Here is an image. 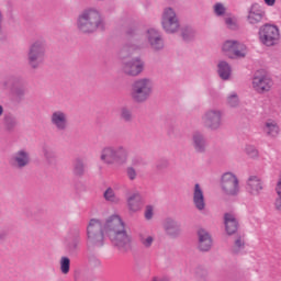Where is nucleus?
<instances>
[{"label":"nucleus","instance_id":"43","mask_svg":"<svg viewBox=\"0 0 281 281\" xmlns=\"http://www.w3.org/2000/svg\"><path fill=\"white\" fill-rule=\"evenodd\" d=\"M88 260H89L90 265H92L93 267H100V265H101L100 259H98V257H95V255L89 256Z\"/></svg>","mask_w":281,"mask_h":281},{"label":"nucleus","instance_id":"12","mask_svg":"<svg viewBox=\"0 0 281 281\" xmlns=\"http://www.w3.org/2000/svg\"><path fill=\"white\" fill-rule=\"evenodd\" d=\"M146 61L142 57L136 56L122 61L121 71L130 78H137L144 74Z\"/></svg>","mask_w":281,"mask_h":281},{"label":"nucleus","instance_id":"32","mask_svg":"<svg viewBox=\"0 0 281 281\" xmlns=\"http://www.w3.org/2000/svg\"><path fill=\"white\" fill-rule=\"evenodd\" d=\"M212 10L214 16H216L217 19H224L231 13L227 5L223 2H215L212 7Z\"/></svg>","mask_w":281,"mask_h":281},{"label":"nucleus","instance_id":"13","mask_svg":"<svg viewBox=\"0 0 281 281\" xmlns=\"http://www.w3.org/2000/svg\"><path fill=\"white\" fill-rule=\"evenodd\" d=\"M252 88L257 93H269L273 89V79L266 70H257L252 78Z\"/></svg>","mask_w":281,"mask_h":281},{"label":"nucleus","instance_id":"47","mask_svg":"<svg viewBox=\"0 0 281 281\" xmlns=\"http://www.w3.org/2000/svg\"><path fill=\"white\" fill-rule=\"evenodd\" d=\"M151 281H168V279L161 277H154Z\"/></svg>","mask_w":281,"mask_h":281},{"label":"nucleus","instance_id":"4","mask_svg":"<svg viewBox=\"0 0 281 281\" xmlns=\"http://www.w3.org/2000/svg\"><path fill=\"white\" fill-rule=\"evenodd\" d=\"M155 91V81L148 77H142L132 82L130 95L133 102L144 104L148 102Z\"/></svg>","mask_w":281,"mask_h":281},{"label":"nucleus","instance_id":"28","mask_svg":"<svg viewBox=\"0 0 281 281\" xmlns=\"http://www.w3.org/2000/svg\"><path fill=\"white\" fill-rule=\"evenodd\" d=\"M217 75L221 80H229L232 78V66L225 60L217 63Z\"/></svg>","mask_w":281,"mask_h":281},{"label":"nucleus","instance_id":"37","mask_svg":"<svg viewBox=\"0 0 281 281\" xmlns=\"http://www.w3.org/2000/svg\"><path fill=\"white\" fill-rule=\"evenodd\" d=\"M103 198L109 203H120V198L115 194V190H113L111 187L103 192Z\"/></svg>","mask_w":281,"mask_h":281},{"label":"nucleus","instance_id":"6","mask_svg":"<svg viewBox=\"0 0 281 281\" xmlns=\"http://www.w3.org/2000/svg\"><path fill=\"white\" fill-rule=\"evenodd\" d=\"M47 52V42L40 37L31 43L26 54V60L31 69H38L45 63V54Z\"/></svg>","mask_w":281,"mask_h":281},{"label":"nucleus","instance_id":"1","mask_svg":"<svg viewBox=\"0 0 281 281\" xmlns=\"http://www.w3.org/2000/svg\"><path fill=\"white\" fill-rule=\"evenodd\" d=\"M87 247H104L106 238L119 251L133 249V237L126 232V225L120 215H111L104 222L91 218L87 225Z\"/></svg>","mask_w":281,"mask_h":281},{"label":"nucleus","instance_id":"36","mask_svg":"<svg viewBox=\"0 0 281 281\" xmlns=\"http://www.w3.org/2000/svg\"><path fill=\"white\" fill-rule=\"evenodd\" d=\"M233 254H241L245 251V236H238L232 247Z\"/></svg>","mask_w":281,"mask_h":281},{"label":"nucleus","instance_id":"11","mask_svg":"<svg viewBox=\"0 0 281 281\" xmlns=\"http://www.w3.org/2000/svg\"><path fill=\"white\" fill-rule=\"evenodd\" d=\"M281 34L280 27L274 24H263L259 29V41L266 47H273V45H278L280 43Z\"/></svg>","mask_w":281,"mask_h":281},{"label":"nucleus","instance_id":"25","mask_svg":"<svg viewBox=\"0 0 281 281\" xmlns=\"http://www.w3.org/2000/svg\"><path fill=\"white\" fill-rule=\"evenodd\" d=\"M224 225L228 236H232L233 234H236V232H238V221L231 213H226L224 215Z\"/></svg>","mask_w":281,"mask_h":281},{"label":"nucleus","instance_id":"17","mask_svg":"<svg viewBox=\"0 0 281 281\" xmlns=\"http://www.w3.org/2000/svg\"><path fill=\"white\" fill-rule=\"evenodd\" d=\"M165 234L170 238H179L181 235V224L172 217H167L162 224Z\"/></svg>","mask_w":281,"mask_h":281},{"label":"nucleus","instance_id":"42","mask_svg":"<svg viewBox=\"0 0 281 281\" xmlns=\"http://www.w3.org/2000/svg\"><path fill=\"white\" fill-rule=\"evenodd\" d=\"M259 153L255 146H248V159H258Z\"/></svg>","mask_w":281,"mask_h":281},{"label":"nucleus","instance_id":"27","mask_svg":"<svg viewBox=\"0 0 281 281\" xmlns=\"http://www.w3.org/2000/svg\"><path fill=\"white\" fill-rule=\"evenodd\" d=\"M87 172V162L82 157H76L72 161V175L75 177H85Z\"/></svg>","mask_w":281,"mask_h":281},{"label":"nucleus","instance_id":"38","mask_svg":"<svg viewBox=\"0 0 281 281\" xmlns=\"http://www.w3.org/2000/svg\"><path fill=\"white\" fill-rule=\"evenodd\" d=\"M60 271L64 276H67V273H69L70 269H71V259H69V257H61L60 261Z\"/></svg>","mask_w":281,"mask_h":281},{"label":"nucleus","instance_id":"5","mask_svg":"<svg viewBox=\"0 0 281 281\" xmlns=\"http://www.w3.org/2000/svg\"><path fill=\"white\" fill-rule=\"evenodd\" d=\"M99 159L105 166H124L128 160V149L123 145H108L101 149Z\"/></svg>","mask_w":281,"mask_h":281},{"label":"nucleus","instance_id":"8","mask_svg":"<svg viewBox=\"0 0 281 281\" xmlns=\"http://www.w3.org/2000/svg\"><path fill=\"white\" fill-rule=\"evenodd\" d=\"M223 117L225 112L220 108H209L201 116L202 126L206 131H221L223 128Z\"/></svg>","mask_w":281,"mask_h":281},{"label":"nucleus","instance_id":"49","mask_svg":"<svg viewBox=\"0 0 281 281\" xmlns=\"http://www.w3.org/2000/svg\"><path fill=\"white\" fill-rule=\"evenodd\" d=\"M3 115V105H0V117Z\"/></svg>","mask_w":281,"mask_h":281},{"label":"nucleus","instance_id":"46","mask_svg":"<svg viewBox=\"0 0 281 281\" xmlns=\"http://www.w3.org/2000/svg\"><path fill=\"white\" fill-rule=\"evenodd\" d=\"M266 5L273 7L276 5V0H263Z\"/></svg>","mask_w":281,"mask_h":281},{"label":"nucleus","instance_id":"35","mask_svg":"<svg viewBox=\"0 0 281 281\" xmlns=\"http://www.w3.org/2000/svg\"><path fill=\"white\" fill-rule=\"evenodd\" d=\"M18 125L19 121L16 120V116L7 115L4 117V128L9 133H12V131H14V128H16Z\"/></svg>","mask_w":281,"mask_h":281},{"label":"nucleus","instance_id":"22","mask_svg":"<svg viewBox=\"0 0 281 281\" xmlns=\"http://www.w3.org/2000/svg\"><path fill=\"white\" fill-rule=\"evenodd\" d=\"M2 87L3 89H10L12 95H15V98H23L25 95V88L19 85V81L14 78L3 81Z\"/></svg>","mask_w":281,"mask_h":281},{"label":"nucleus","instance_id":"23","mask_svg":"<svg viewBox=\"0 0 281 281\" xmlns=\"http://www.w3.org/2000/svg\"><path fill=\"white\" fill-rule=\"evenodd\" d=\"M138 243L144 249H150L155 245V235L150 234L149 231L142 229L137 234Z\"/></svg>","mask_w":281,"mask_h":281},{"label":"nucleus","instance_id":"41","mask_svg":"<svg viewBox=\"0 0 281 281\" xmlns=\"http://www.w3.org/2000/svg\"><path fill=\"white\" fill-rule=\"evenodd\" d=\"M126 176L130 181H135V179H137V170H135L133 167H127Z\"/></svg>","mask_w":281,"mask_h":281},{"label":"nucleus","instance_id":"20","mask_svg":"<svg viewBox=\"0 0 281 281\" xmlns=\"http://www.w3.org/2000/svg\"><path fill=\"white\" fill-rule=\"evenodd\" d=\"M198 249L200 251H210L212 249V235L205 228L198 229Z\"/></svg>","mask_w":281,"mask_h":281},{"label":"nucleus","instance_id":"15","mask_svg":"<svg viewBox=\"0 0 281 281\" xmlns=\"http://www.w3.org/2000/svg\"><path fill=\"white\" fill-rule=\"evenodd\" d=\"M68 237L69 238L65 240L66 251H68V254H76L82 243V229L78 226L72 227L68 233Z\"/></svg>","mask_w":281,"mask_h":281},{"label":"nucleus","instance_id":"26","mask_svg":"<svg viewBox=\"0 0 281 281\" xmlns=\"http://www.w3.org/2000/svg\"><path fill=\"white\" fill-rule=\"evenodd\" d=\"M247 190L249 194H260L262 190V180H260V178L257 176H250L247 182Z\"/></svg>","mask_w":281,"mask_h":281},{"label":"nucleus","instance_id":"39","mask_svg":"<svg viewBox=\"0 0 281 281\" xmlns=\"http://www.w3.org/2000/svg\"><path fill=\"white\" fill-rule=\"evenodd\" d=\"M155 216V206L154 205H146L144 211V217L146 221H153V217Z\"/></svg>","mask_w":281,"mask_h":281},{"label":"nucleus","instance_id":"48","mask_svg":"<svg viewBox=\"0 0 281 281\" xmlns=\"http://www.w3.org/2000/svg\"><path fill=\"white\" fill-rule=\"evenodd\" d=\"M201 278L205 280L207 278V271L204 270L201 274Z\"/></svg>","mask_w":281,"mask_h":281},{"label":"nucleus","instance_id":"18","mask_svg":"<svg viewBox=\"0 0 281 281\" xmlns=\"http://www.w3.org/2000/svg\"><path fill=\"white\" fill-rule=\"evenodd\" d=\"M191 142L195 153L203 154L207 150V139L205 138L204 133H201L200 131L193 132Z\"/></svg>","mask_w":281,"mask_h":281},{"label":"nucleus","instance_id":"2","mask_svg":"<svg viewBox=\"0 0 281 281\" xmlns=\"http://www.w3.org/2000/svg\"><path fill=\"white\" fill-rule=\"evenodd\" d=\"M144 37L139 36L136 42H130L123 46L120 52L121 58H131L133 54H137V52H142V49H146V47H150L153 52H164L166 47V42L164 41V35L159 30L155 27H149L144 32Z\"/></svg>","mask_w":281,"mask_h":281},{"label":"nucleus","instance_id":"3","mask_svg":"<svg viewBox=\"0 0 281 281\" xmlns=\"http://www.w3.org/2000/svg\"><path fill=\"white\" fill-rule=\"evenodd\" d=\"M76 25L81 34H95V32L106 30V21H104L102 11L95 7L83 9L77 16Z\"/></svg>","mask_w":281,"mask_h":281},{"label":"nucleus","instance_id":"14","mask_svg":"<svg viewBox=\"0 0 281 281\" xmlns=\"http://www.w3.org/2000/svg\"><path fill=\"white\" fill-rule=\"evenodd\" d=\"M32 164V156L25 148L19 149L9 158V165L15 170H25Z\"/></svg>","mask_w":281,"mask_h":281},{"label":"nucleus","instance_id":"45","mask_svg":"<svg viewBox=\"0 0 281 281\" xmlns=\"http://www.w3.org/2000/svg\"><path fill=\"white\" fill-rule=\"evenodd\" d=\"M274 209L277 210V212H281V196L278 195V198L274 201Z\"/></svg>","mask_w":281,"mask_h":281},{"label":"nucleus","instance_id":"10","mask_svg":"<svg viewBox=\"0 0 281 281\" xmlns=\"http://www.w3.org/2000/svg\"><path fill=\"white\" fill-rule=\"evenodd\" d=\"M222 52L231 60H240L247 56V45L238 40H227L222 44Z\"/></svg>","mask_w":281,"mask_h":281},{"label":"nucleus","instance_id":"50","mask_svg":"<svg viewBox=\"0 0 281 281\" xmlns=\"http://www.w3.org/2000/svg\"><path fill=\"white\" fill-rule=\"evenodd\" d=\"M165 166H168V162H165Z\"/></svg>","mask_w":281,"mask_h":281},{"label":"nucleus","instance_id":"16","mask_svg":"<svg viewBox=\"0 0 281 281\" xmlns=\"http://www.w3.org/2000/svg\"><path fill=\"white\" fill-rule=\"evenodd\" d=\"M49 122L59 133H65L69 128V114L63 110H55L49 115Z\"/></svg>","mask_w":281,"mask_h":281},{"label":"nucleus","instance_id":"7","mask_svg":"<svg viewBox=\"0 0 281 281\" xmlns=\"http://www.w3.org/2000/svg\"><path fill=\"white\" fill-rule=\"evenodd\" d=\"M160 27L165 34H178L181 32V19L177 9L166 7L160 14Z\"/></svg>","mask_w":281,"mask_h":281},{"label":"nucleus","instance_id":"21","mask_svg":"<svg viewBox=\"0 0 281 281\" xmlns=\"http://www.w3.org/2000/svg\"><path fill=\"white\" fill-rule=\"evenodd\" d=\"M193 205L199 212L205 210V194L203 193V188L201 184L195 183L193 188Z\"/></svg>","mask_w":281,"mask_h":281},{"label":"nucleus","instance_id":"19","mask_svg":"<svg viewBox=\"0 0 281 281\" xmlns=\"http://www.w3.org/2000/svg\"><path fill=\"white\" fill-rule=\"evenodd\" d=\"M126 203L128 212L135 214L136 212H139L142 207H144V198H142L140 192H134L127 196Z\"/></svg>","mask_w":281,"mask_h":281},{"label":"nucleus","instance_id":"29","mask_svg":"<svg viewBox=\"0 0 281 281\" xmlns=\"http://www.w3.org/2000/svg\"><path fill=\"white\" fill-rule=\"evenodd\" d=\"M265 19V12L258 4H254L248 13L249 23H260Z\"/></svg>","mask_w":281,"mask_h":281},{"label":"nucleus","instance_id":"44","mask_svg":"<svg viewBox=\"0 0 281 281\" xmlns=\"http://www.w3.org/2000/svg\"><path fill=\"white\" fill-rule=\"evenodd\" d=\"M3 21H4V15H3V10L0 8V36L3 34Z\"/></svg>","mask_w":281,"mask_h":281},{"label":"nucleus","instance_id":"31","mask_svg":"<svg viewBox=\"0 0 281 281\" xmlns=\"http://www.w3.org/2000/svg\"><path fill=\"white\" fill-rule=\"evenodd\" d=\"M263 132L269 135V137H278L280 135V126L273 120L266 121L263 125Z\"/></svg>","mask_w":281,"mask_h":281},{"label":"nucleus","instance_id":"24","mask_svg":"<svg viewBox=\"0 0 281 281\" xmlns=\"http://www.w3.org/2000/svg\"><path fill=\"white\" fill-rule=\"evenodd\" d=\"M42 155L46 161V164H48V166H56V149H54V147H52V145L44 143L42 145Z\"/></svg>","mask_w":281,"mask_h":281},{"label":"nucleus","instance_id":"40","mask_svg":"<svg viewBox=\"0 0 281 281\" xmlns=\"http://www.w3.org/2000/svg\"><path fill=\"white\" fill-rule=\"evenodd\" d=\"M121 117L122 120H124L125 122H131V120L133 119V114H131V110L123 108L121 110Z\"/></svg>","mask_w":281,"mask_h":281},{"label":"nucleus","instance_id":"33","mask_svg":"<svg viewBox=\"0 0 281 281\" xmlns=\"http://www.w3.org/2000/svg\"><path fill=\"white\" fill-rule=\"evenodd\" d=\"M180 32H181V36H182L183 41H192V38H194V36H196V31L194 30V27H192L190 25L180 27Z\"/></svg>","mask_w":281,"mask_h":281},{"label":"nucleus","instance_id":"30","mask_svg":"<svg viewBox=\"0 0 281 281\" xmlns=\"http://www.w3.org/2000/svg\"><path fill=\"white\" fill-rule=\"evenodd\" d=\"M224 25L227 30H232L236 32V30H240V23L238 22V18L234 13H228L223 18Z\"/></svg>","mask_w":281,"mask_h":281},{"label":"nucleus","instance_id":"34","mask_svg":"<svg viewBox=\"0 0 281 281\" xmlns=\"http://www.w3.org/2000/svg\"><path fill=\"white\" fill-rule=\"evenodd\" d=\"M226 104H227V106H229L231 109H238V106H240V98L238 97V93H236V92H231V93L226 97Z\"/></svg>","mask_w":281,"mask_h":281},{"label":"nucleus","instance_id":"9","mask_svg":"<svg viewBox=\"0 0 281 281\" xmlns=\"http://www.w3.org/2000/svg\"><path fill=\"white\" fill-rule=\"evenodd\" d=\"M220 186L225 196H238L240 194V180L232 171L222 175Z\"/></svg>","mask_w":281,"mask_h":281},{"label":"nucleus","instance_id":"51","mask_svg":"<svg viewBox=\"0 0 281 281\" xmlns=\"http://www.w3.org/2000/svg\"><path fill=\"white\" fill-rule=\"evenodd\" d=\"M0 238H1V234H0Z\"/></svg>","mask_w":281,"mask_h":281}]
</instances>
